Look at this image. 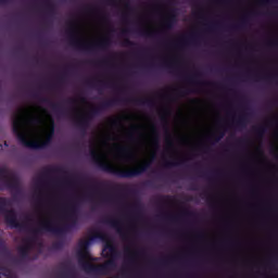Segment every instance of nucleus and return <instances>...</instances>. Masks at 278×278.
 <instances>
[{
	"label": "nucleus",
	"mask_w": 278,
	"mask_h": 278,
	"mask_svg": "<svg viewBox=\"0 0 278 278\" xmlns=\"http://www.w3.org/2000/svg\"><path fill=\"white\" fill-rule=\"evenodd\" d=\"M128 140H130V142H134L136 140L134 132L128 134Z\"/></svg>",
	"instance_id": "42"
},
{
	"label": "nucleus",
	"mask_w": 278,
	"mask_h": 278,
	"mask_svg": "<svg viewBox=\"0 0 278 278\" xmlns=\"http://www.w3.org/2000/svg\"><path fill=\"white\" fill-rule=\"evenodd\" d=\"M123 47H138V43L131 41L129 38H125L122 42Z\"/></svg>",
	"instance_id": "31"
},
{
	"label": "nucleus",
	"mask_w": 278,
	"mask_h": 278,
	"mask_svg": "<svg viewBox=\"0 0 278 278\" xmlns=\"http://www.w3.org/2000/svg\"><path fill=\"white\" fill-rule=\"evenodd\" d=\"M84 12H86L87 14H92V12H94V8H92V5H86L84 8Z\"/></svg>",
	"instance_id": "38"
},
{
	"label": "nucleus",
	"mask_w": 278,
	"mask_h": 278,
	"mask_svg": "<svg viewBox=\"0 0 278 278\" xmlns=\"http://www.w3.org/2000/svg\"><path fill=\"white\" fill-rule=\"evenodd\" d=\"M166 262H168V260H166V258L161 260V264H166Z\"/></svg>",
	"instance_id": "54"
},
{
	"label": "nucleus",
	"mask_w": 278,
	"mask_h": 278,
	"mask_svg": "<svg viewBox=\"0 0 278 278\" xmlns=\"http://www.w3.org/2000/svg\"><path fill=\"white\" fill-rule=\"evenodd\" d=\"M151 160H152V161L155 160V153H153V154L151 155Z\"/></svg>",
	"instance_id": "59"
},
{
	"label": "nucleus",
	"mask_w": 278,
	"mask_h": 278,
	"mask_svg": "<svg viewBox=\"0 0 278 278\" xmlns=\"http://www.w3.org/2000/svg\"><path fill=\"white\" fill-rule=\"evenodd\" d=\"M0 278H16V276L12 275L10 268L0 265Z\"/></svg>",
	"instance_id": "24"
},
{
	"label": "nucleus",
	"mask_w": 278,
	"mask_h": 278,
	"mask_svg": "<svg viewBox=\"0 0 278 278\" xmlns=\"http://www.w3.org/2000/svg\"><path fill=\"white\" fill-rule=\"evenodd\" d=\"M207 151H210V147L204 148V152L207 153Z\"/></svg>",
	"instance_id": "55"
},
{
	"label": "nucleus",
	"mask_w": 278,
	"mask_h": 278,
	"mask_svg": "<svg viewBox=\"0 0 278 278\" xmlns=\"http://www.w3.org/2000/svg\"><path fill=\"white\" fill-rule=\"evenodd\" d=\"M273 1H275V0H263V1H260V5H264V7L270 5V3H273Z\"/></svg>",
	"instance_id": "39"
},
{
	"label": "nucleus",
	"mask_w": 278,
	"mask_h": 278,
	"mask_svg": "<svg viewBox=\"0 0 278 278\" xmlns=\"http://www.w3.org/2000/svg\"><path fill=\"white\" fill-rule=\"evenodd\" d=\"M65 181L67 184H73L74 181H85L87 184H90V181H92V179H90L86 176H79V177H75V178H65Z\"/></svg>",
	"instance_id": "27"
},
{
	"label": "nucleus",
	"mask_w": 278,
	"mask_h": 278,
	"mask_svg": "<svg viewBox=\"0 0 278 278\" xmlns=\"http://www.w3.org/2000/svg\"><path fill=\"white\" fill-rule=\"evenodd\" d=\"M68 172L64 169V167H58V166H50L43 169L42 174L40 175L39 181H42V179H49L51 175H67Z\"/></svg>",
	"instance_id": "12"
},
{
	"label": "nucleus",
	"mask_w": 278,
	"mask_h": 278,
	"mask_svg": "<svg viewBox=\"0 0 278 278\" xmlns=\"http://www.w3.org/2000/svg\"><path fill=\"white\" fill-rule=\"evenodd\" d=\"M191 190H197V186L192 185Z\"/></svg>",
	"instance_id": "60"
},
{
	"label": "nucleus",
	"mask_w": 278,
	"mask_h": 278,
	"mask_svg": "<svg viewBox=\"0 0 278 278\" xmlns=\"http://www.w3.org/2000/svg\"><path fill=\"white\" fill-rule=\"evenodd\" d=\"M119 153H129V148L121 147L118 148Z\"/></svg>",
	"instance_id": "41"
},
{
	"label": "nucleus",
	"mask_w": 278,
	"mask_h": 278,
	"mask_svg": "<svg viewBox=\"0 0 278 278\" xmlns=\"http://www.w3.org/2000/svg\"><path fill=\"white\" fill-rule=\"evenodd\" d=\"M249 25V15H244L238 24H235L231 29H244V26Z\"/></svg>",
	"instance_id": "23"
},
{
	"label": "nucleus",
	"mask_w": 278,
	"mask_h": 278,
	"mask_svg": "<svg viewBox=\"0 0 278 278\" xmlns=\"http://www.w3.org/2000/svg\"><path fill=\"white\" fill-rule=\"evenodd\" d=\"M52 249H54V251H60L64 249V242L55 241L54 243H52Z\"/></svg>",
	"instance_id": "33"
},
{
	"label": "nucleus",
	"mask_w": 278,
	"mask_h": 278,
	"mask_svg": "<svg viewBox=\"0 0 278 278\" xmlns=\"http://www.w3.org/2000/svg\"><path fill=\"white\" fill-rule=\"evenodd\" d=\"M174 199L175 198L173 195H161L159 198V204L160 205H170V204H173Z\"/></svg>",
	"instance_id": "25"
},
{
	"label": "nucleus",
	"mask_w": 278,
	"mask_h": 278,
	"mask_svg": "<svg viewBox=\"0 0 278 278\" xmlns=\"http://www.w3.org/2000/svg\"><path fill=\"white\" fill-rule=\"evenodd\" d=\"M138 255H144V250H139L131 253L127 260L128 266H134V264H136V257H138Z\"/></svg>",
	"instance_id": "22"
},
{
	"label": "nucleus",
	"mask_w": 278,
	"mask_h": 278,
	"mask_svg": "<svg viewBox=\"0 0 278 278\" xmlns=\"http://www.w3.org/2000/svg\"><path fill=\"white\" fill-rule=\"evenodd\" d=\"M238 142L239 144H242L244 142V139H239Z\"/></svg>",
	"instance_id": "56"
},
{
	"label": "nucleus",
	"mask_w": 278,
	"mask_h": 278,
	"mask_svg": "<svg viewBox=\"0 0 278 278\" xmlns=\"http://www.w3.org/2000/svg\"><path fill=\"white\" fill-rule=\"evenodd\" d=\"M25 121H27V123L30 125H38V123H40V119L38 117L31 116L27 110H18V114L12 122V131L14 136H16L22 147H26V149H47V147L53 142V137L55 136V122H53V119L51 121V126L49 132L46 135L45 140L38 142L27 139V135L23 132V123H25Z\"/></svg>",
	"instance_id": "2"
},
{
	"label": "nucleus",
	"mask_w": 278,
	"mask_h": 278,
	"mask_svg": "<svg viewBox=\"0 0 278 278\" xmlns=\"http://www.w3.org/2000/svg\"><path fill=\"white\" fill-rule=\"evenodd\" d=\"M269 47H277V41H271L268 43Z\"/></svg>",
	"instance_id": "46"
},
{
	"label": "nucleus",
	"mask_w": 278,
	"mask_h": 278,
	"mask_svg": "<svg viewBox=\"0 0 278 278\" xmlns=\"http://www.w3.org/2000/svg\"><path fill=\"white\" fill-rule=\"evenodd\" d=\"M182 216H194V213L192 211H189V210H185L182 212Z\"/></svg>",
	"instance_id": "40"
},
{
	"label": "nucleus",
	"mask_w": 278,
	"mask_h": 278,
	"mask_svg": "<svg viewBox=\"0 0 278 278\" xmlns=\"http://www.w3.org/2000/svg\"><path fill=\"white\" fill-rule=\"evenodd\" d=\"M186 162H188V160H186V159H180V160L175 161V162L166 161L164 163V167L165 168H173V166H184V165H186Z\"/></svg>",
	"instance_id": "21"
},
{
	"label": "nucleus",
	"mask_w": 278,
	"mask_h": 278,
	"mask_svg": "<svg viewBox=\"0 0 278 278\" xmlns=\"http://www.w3.org/2000/svg\"><path fill=\"white\" fill-rule=\"evenodd\" d=\"M59 275L60 277H63V278H73L75 275V271H73V268H71V263H62Z\"/></svg>",
	"instance_id": "16"
},
{
	"label": "nucleus",
	"mask_w": 278,
	"mask_h": 278,
	"mask_svg": "<svg viewBox=\"0 0 278 278\" xmlns=\"http://www.w3.org/2000/svg\"><path fill=\"white\" fill-rule=\"evenodd\" d=\"M0 255L2 257H10V255H12V252L10 251V249H8L5 241H3L1 237H0Z\"/></svg>",
	"instance_id": "19"
},
{
	"label": "nucleus",
	"mask_w": 278,
	"mask_h": 278,
	"mask_svg": "<svg viewBox=\"0 0 278 278\" xmlns=\"http://www.w3.org/2000/svg\"><path fill=\"white\" fill-rule=\"evenodd\" d=\"M131 30L130 29H123L122 30V36H127V34H130Z\"/></svg>",
	"instance_id": "43"
},
{
	"label": "nucleus",
	"mask_w": 278,
	"mask_h": 278,
	"mask_svg": "<svg viewBox=\"0 0 278 278\" xmlns=\"http://www.w3.org/2000/svg\"><path fill=\"white\" fill-rule=\"evenodd\" d=\"M129 251H130L129 248L125 249V253H129Z\"/></svg>",
	"instance_id": "64"
},
{
	"label": "nucleus",
	"mask_w": 278,
	"mask_h": 278,
	"mask_svg": "<svg viewBox=\"0 0 278 278\" xmlns=\"http://www.w3.org/2000/svg\"><path fill=\"white\" fill-rule=\"evenodd\" d=\"M62 214L64 218L71 220L70 225L60 226L53 219H48L42 222L39 227L34 228L31 230L33 236L26 240L27 244L18 248V253L23 260L29 256V250L31 249L30 244H34L36 240H38V236H42V233H52L53 236H64L71 227H77L78 218L77 214H79V206L77 202H72L70 205L64 206L62 208Z\"/></svg>",
	"instance_id": "1"
},
{
	"label": "nucleus",
	"mask_w": 278,
	"mask_h": 278,
	"mask_svg": "<svg viewBox=\"0 0 278 278\" xmlns=\"http://www.w3.org/2000/svg\"><path fill=\"white\" fill-rule=\"evenodd\" d=\"M161 121L165 123V125H168V122L166 121V116H161Z\"/></svg>",
	"instance_id": "44"
},
{
	"label": "nucleus",
	"mask_w": 278,
	"mask_h": 278,
	"mask_svg": "<svg viewBox=\"0 0 278 278\" xmlns=\"http://www.w3.org/2000/svg\"><path fill=\"white\" fill-rule=\"evenodd\" d=\"M269 16H277V12H270L268 13Z\"/></svg>",
	"instance_id": "49"
},
{
	"label": "nucleus",
	"mask_w": 278,
	"mask_h": 278,
	"mask_svg": "<svg viewBox=\"0 0 278 278\" xmlns=\"http://www.w3.org/2000/svg\"><path fill=\"white\" fill-rule=\"evenodd\" d=\"M253 131L257 135V138H264V135L266 134V126L261 125L258 127H254Z\"/></svg>",
	"instance_id": "30"
},
{
	"label": "nucleus",
	"mask_w": 278,
	"mask_h": 278,
	"mask_svg": "<svg viewBox=\"0 0 278 278\" xmlns=\"http://www.w3.org/2000/svg\"><path fill=\"white\" fill-rule=\"evenodd\" d=\"M160 33L157 31H151V30H147V29H141L139 30V35L143 36L144 38H155L156 36H159Z\"/></svg>",
	"instance_id": "28"
},
{
	"label": "nucleus",
	"mask_w": 278,
	"mask_h": 278,
	"mask_svg": "<svg viewBox=\"0 0 278 278\" xmlns=\"http://www.w3.org/2000/svg\"><path fill=\"white\" fill-rule=\"evenodd\" d=\"M163 66L167 68V71H170V73L175 71V65H173V63H164Z\"/></svg>",
	"instance_id": "37"
},
{
	"label": "nucleus",
	"mask_w": 278,
	"mask_h": 278,
	"mask_svg": "<svg viewBox=\"0 0 278 278\" xmlns=\"http://www.w3.org/2000/svg\"><path fill=\"white\" fill-rule=\"evenodd\" d=\"M112 189L117 190L118 192H124L125 194H136V190L129 188L128 186L114 185Z\"/></svg>",
	"instance_id": "18"
},
{
	"label": "nucleus",
	"mask_w": 278,
	"mask_h": 278,
	"mask_svg": "<svg viewBox=\"0 0 278 278\" xmlns=\"http://www.w3.org/2000/svg\"><path fill=\"white\" fill-rule=\"evenodd\" d=\"M225 138V131L218 130L215 135L208 138V142L211 144H216V142H220Z\"/></svg>",
	"instance_id": "20"
},
{
	"label": "nucleus",
	"mask_w": 278,
	"mask_h": 278,
	"mask_svg": "<svg viewBox=\"0 0 278 278\" xmlns=\"http://www.w3.org/2000/svg\"><path fill=\"white\" fill-rule=\"evenodd\" d=\"M163 218H165V220H173L175 223L179 220V216H173V215H163Z\"/></svg>",
	"instance_id": "35"
},
{
	"label": "nucleus",
	"mask_w": 278,
	"mask_h": 278,
	"mask_svg": "<svg viewBox=\"0 0 278 278\" xmlns=\"http://www.w3.org/2000/svg\"><path fill=\"white\" fill-rule=\"evenodd\" d=\"M106 61H98L96 64H105Z\"/></svg>",
	"instance_id": "53"
},
{
	"label": "nucleus",
	"mask_w": 278,
	"mask_h": 278,
	"mask_svg": "<svg viewBox=\"0 0 278 278\" xmlns=\"http://www.w3.org/2000/svg\"><path fill=\"white\" fill-rule=\"evenodd\" d=\"M90 233L91 235L89 236L88 240H80L78 243L80 250L78 251L77 255L81 268H84V262H87L86 260L88 257V247H90V242H94V240H108V235L101 230H92Z\"/></svg>",
	"instance_id": "8"
},
{
	"label": "nucleus",
	"mask_w": 278,
	"mask_h": 278,
	"mask_svg": "<svg viewBox=\"0 0 278 278\" xmlns=\"http://www.w3.org/2000/svg\"><path fill=\"white\" fill-rule=\"evenodd\" d=\"M266 81H270V79H273V76H267L265 77Z\"/></svg>",
	"instance_id": "52"
},
{
	"label": "nucleus",
	"mask_w": 278,
	"mask_h": 278,
	"mask_svg": "<svg viewBox=\"0 0 278 278\" xmlns=\"http://www.w3.org/2000/svg\"><path fill=\"white\" fill-rule=\"evenodd\" d=\"M146 186H149L150 188L153 187V181H147Z\"/></svg>",
	"instance_id": "47"
},
{
	"label": "nucleus",
	"mask_w": 278,
	"mask_h": 278,
	"mask_svg": "<svg viewBox=\"0 0 278 278\" xmlns=\"http://www.w3.org/2000/svg\"><path fill=\"white\" fill-rule=\"evenodd\" d=\"M177 25V9H172L168 17L164 22L165 29H173Z\"/></svg>",
	"instance_id": "15"
},
{
	"label": "nucleus",
	"mask_w": 278,
	"mask_h": 278,
	"mask_svg": "<svg viewBox=\"0 0 278 278\" xmlns=\"http://www.w3.org/2000/svg\"><path fill=\"white\" fill-rule=\"evenodd\" d=\"M152 134H153V146L156 149H160V132L157 131V127L152 126Z\"/></svg>",
	"instance_id": "26"
},
{
	"label": "nucleus",
	"mask_w": 278,
	"mask_h": 278,
	"mask_svg": "<svg viewBox=\"0 0 278 278\" xmlns=\"http://www.w3.org/2000/svg\"><path fill=\"white\" fill-rule=\"evenodd\" d=\"M94 188H110V184L105 181H93Z\"/></svg>",
	"instance_id": "32"
},
{
	"label": "nucleus",
	"mask_w": 278,
	"mask_h": 278,
	"mask_svg": "<svg viewBox=\"0 0 278 278\" xmlns=\"http://www.w3.org/2000/svg\"><path fill=\"white\" fill-rule=\"evenodd\" d=\"M177 91H178V94H179L180 97H186V94H190L191 92H194V91H192V90H190V89H185V90L177 89Z\"/></svg>",
	"instance_id": "34"
},
{
	"label": "nucleus",
	"mask_w": 278,
	"mask_h": 278,
	"mask_svg": "<svg viewBox=\"0 0 278 278\" xmlns=\"http://www.w3.org/2000/svg\"><path fill=\"white\" fill-rule=\"evenodd\" d=\"M0 177L4 179V184L9 190H14L15 192L21 190L18 178L7 167H0Z\"/></svg>",
	"instance_id": "9"
},
{
	"label": "nucleus",
	"mask_w": 278,
	"mask_h": 278,
	"mask_svg": "<svg viewBox=\"0 0 278 278\" xmlns=\"http://www.w3.org/2000/svg\"><path fill=\"white\" fill-rule=\"evenodd\" d=\"M201 73L195 72L193 75L185 77V79L192 84V86H218V84L212 81H199Z\"/></svg>",
	"instance_id": "13"
},
{
	"label": "nucleus",
	"mask_w": 278,
	"mask_h": 278,
	"mask_svg": "<svg viewBox=\"0 0 278 278\" xmlns=\"http://www.w3.org/2000/svg\"><path fill=\"white\" fill-rule=\"evenodd\" d=\"M103 223L104 225H109V227L115 229L123 240H127V232H125V229H123L121 220L114 218H106L103 220Z\"/></svg>",
	"instance_id": "11"
},
{
	"label": "nucleus",
	"mask_w": 278,
	"mask_h": 278,
	"mask_svg": "<svg viewBox=\"0 0 278 278\" xmlns=\"http://www.w3.org/2000/svg\"><path fill=\"white\" fill-rule=\"evenodd\" d=\"M123 102L135 103V105H147L148 108H155V101L153 99L130 98L123 100L118 98H113L105 100L99 106L92 108L85 116L75 119V124L78 129H80L81 136H86L88 128L90 127V121H92L94 116H100L101 112H105V110H110V108L119 105Z\"/></svg>",
	"instance_id": "3"
},
{
	"label": "nucleus",
	"mask_w": 278,
	"mask_h": 278,
	"mask_svg": "<svg viewBox=\"0 0 278 278\" xmlns=\"http://www.w3.org/2000/svg\"><path fill=\"white\" fill-rule=\"evenodd\" d=\"M105 249H109V253L111 254V258L105 261L102 264H92L90 262L83 263V270L87 273V275H92L93 277H108L111 275L113 270H115L117 263L116 258L121 255L118 249L113 244H108Z\"/></svg>",
	"instance_id": "5"
},
{
	"label": "nucleus",
	"mask_w": 278,
	"mask_h": 278,
	"mask_svg": "<svg viewBox=\"0 0 278 278\" xmlns=\"http://www.w3.org/2000/svg\"><path fill=\"white\" fill-rule=\"evenodd\" d=\"M81 103H86V98H80Z\"/></svg>",
	"instance_id": "58"
},
{
	"label": "nucleus",
	"mask_w": 278,
	"mask_h": 278,
	"mask_svg": "<svg viewBox=\"0 0 278 278\" xmlns=\"http://www.w3.org/2000/svg\"><path fill=\"white\" fill-rule=\"evenodd\" d=\"M89 153L93 164H96L100 170H103V173H109L110 175H114L119 179H131L134 177H140V175H144V173L151 168V162L146 161L137 167L123 169L103 161V156L99 155L94 148H91Z\"/></svg>",
	"instance_id": "4"
},
{
	"label": "nucleus",
	"mask_w": 278,
	"mask_h": 278,
	"mask_svg": "<svg viewBox=\"0 0 278 278\" xmlns=\"http://www.w3.org/2000/svg\"><path fill=\"white\" fill-rule=\"evenodd\" d=\"M165 142L169 147H174L173 137L167 132V136L165 138Z\"/></svg>",
	"instance_id": "36"
},
{
	"label": "nucleus",
	"mask_w": 278,
	"mask_h": 278,
	"mask_svg": "<svg viewBox=\"0 0 278 278\" xmlns=\"http://www.w3.org/2000/svg\"><path fill=\"white\" fill-rule=\"evenodd\" d=\"M5 3H7L5 0H0V5H3Z\"/></svg>",
	"instance_id": "57"
},
{
	"label": "nucleus",
	"mask_w": 278,
	"mask_h": 278,
	"mask_svg": "<svg viewBox=\"0 0 278 278\" xmlns=\"http://www.w3.org/2000/svg\"><path fill=\"white\" fill-rule=\"evenodd\" d=\"M87 85H88V86H92V81L87 80Z\"/></svg>",
	"instance_id": "61"
},
{
	"label": "nucleus",
	"mask_w": 278,
	"mask_h": 278,
	"mask_svg": "<svg viewBox=\"0 0 278 278\" xmlns=\"http://www.w3.org/2000/svg\"><path fill=\"white\" fill-rule=\"evenodd\" d=\"M207 29H210V30L214 29V24H208Z\"/></svg>",
	"instance_id": "48"
},
{
	"label": "nucleus",
	"mask_w": 278,
	"mask_h": 278,
	"mask_svg": "<svg viewBox=\"0 0 278 278\" xmlns=\"http://www.w3.org/2000/svg\"><path fill=\"white\" fill-rule=\"evenodd\" d=\"M77 101L73 98L67 99V103H76Z\"/></svg>",
	"instance_id": "45"
},
{
	"label": "nucleus",
	"mask_w": 278,
	"mask_h": 278,
	"mask_svg": "<svg viewBox=\"0 0 278 278\" xmlns=\"http://www.w3.org/2000/svg\"><path fill=\"white\" fill-rule=\"evenodd\" d=\"M249 116H251V114L249 113H243L242 115H240L239 118L235 122L236 127H247V124L249 123Z\"/></svg>",
	"instance_id": "17"
},
{
	"label": "nucleus",
	"mask_w": 278,
	"mask_h": 278,
	"mask_svg": "<svg viewBox=\"0 0 278 278\" xmlns=\"http://www.w3.org/2000/svg\"><path fill=\"white\" fill-rule=\"evenodd\" d=\"M131 129H132L134 131H136V129H138V127H137V126H132Z\"/></svg>",
	"instance_id": "63"
},
{
	"label": "nucleus",
	"mask_w": 278,
	"mask_h": 278,
	"mask_svg": "<svg viewBox=\"0 0 278 278\" xmlns=\"http://www.w3.org/2000/svg\"><path fill=\"white\" fill-rule=\"evenodd\" d=\"M199 41V35L192 33L189 36H182L181 40L177 43V47H188V45H197Z\"/></svg>",
	"instance_id": "14"
},
{
	"label": "nucleus",
	"mask_w": 278,
	"mask_h": 278,
	"mask_svg": "<svg viewBox=\"0 0 278 278\" xmlns=\"http://www.w3.org/2000/svg\"><path fill=\"white\" fill-rule=\"evenodd\" d=\"M8 207H12V200L8 198H0V214L4 216V223L11 229H18L20 231H25L27 229V225L18 222L15 210H8Z\"/></svg>",
	"instance_id": "7"
},
{
	"label": "nucleus",
	"mask_w": 278,
	"mask_h": 278,
	"mask_svg": "<svg viewBox=\"0 0 278 278\" xmlns=\"http://www.w3.org/2000/svg\"><path fill=\"white\" fill-rule=\"evenodd\" d=\"M43 5L49 14H55V4L51 0H45Z\"/></svg>",
	"instance_id": "29"
},
{
	"label": "nucleus",
	"mask_w": 278,
	"mask_h": 278,
	"mask_svg": "<svg viewBox=\"0 0 278 278\" xmlns=\"http://www.w3.org/2000/svg\"><path fill=\"white\" fill-rule=\"evenodd\" d=\"M34 99H39L40 103H47L50 105L51 110L54 112V114H58V116H66V110H64V106H62L60 103H54L49 100V98H40L38 93L33 94Z\"/></svg>",
	"instance_id": "10"
},
{
	"label": "nucleus",
	"mask_w": 278,
	"mask_h": 278,
	"mask_svg": "<svg viewBox=\"0 0 278 278\" xmlns=\"http://www.w3.org/2000/svg\"><path fill=\"white\" fill-rule=\"evenodd\" d=\"M70 43L72 47H75L78 51H83V53H96L98 51H108L110 45H112V40L110 38H104L101 41L91 43L81 41L77 38V34L75 33V28L71 27L67 30Z\"/></svg>",
	"instance_id": "6"
},
{
	"label": "nucleus",
	"mask_w": 278,
	"mask_h": 278,
	"mask_svg": "<svg viewBox=\"0 0 278 278\" xmlns=\"http://www.w3.org/2000/svg\"><path fill=\"white\" fill-rule=\"evenodd\" d=\"M59 81H64V75H61L60 77H59Z\"/></svg>",
	"instance_id": "51"
},
{
	"label": "nucleus",
	"mask_w": 278,
	"mask_h": 278,
	"mask_svg": "<svg viewBox=\"0 0 278 278\" xmlns=\"http://www.w3.org/2000/svg\"><path fill=\"white\" fill-rule=\"evenodd\" d=\"M112 125H118V119H113Z\"/></svg>",
	"instance_id": "50"
},
{
	"label": "nucleus",
	"mask_w": 278,
	"mask_h": 278,
	"mask_svg": "<svg viewBox=\"0 0 278 278\" xmlns=\"http://www.w3.org/2000/svg\"><path fill=\"white\" fill-rule=\"evenodd\" d=\"M198 237H199V238H203V232H200V233L198 235Z\"/></svg>",
	"instance_id": "62"
}]
</instances>
